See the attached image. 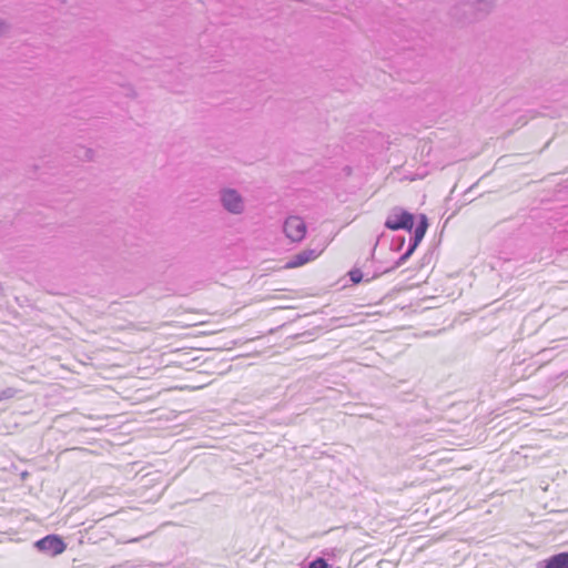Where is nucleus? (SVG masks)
Instances as JSON below:
<instances>
[{"label":"nucleus","mask_w":568,"mask_h":568,"mask_svg":"<svg viewBox=\"0 0 568 568\" xmlns=\"http://www.w3.org/2000/svg\"><path fill=\"white\" fill-rule=\"evenodd\" d=\"M325 251V247H306L291 256L281 270H295L315 262Z\"/></svg>","instance_id":"obj_1"},{"label":"nucleus","mask_w":568,"mask_h":568,"mask_svg":"<svg viewBox=\"0 0 568 568\" xmlns=\"http://www.w3.org/2000/svg\"><path fill=\"white\" fill-rule=\"evenodd\" d=\"M283 231L291 242L300 243L304 240L307 227L302 217L290 216L284 222Z\"/></svg>","instance_id":"obj_2"},{"label":"nucleus","mask_w":568,"mask_h":568,"mask_svg":"<svg viewBox=\"0 0 568 568\" xmlns=\"http://www.w3.org/2000/svg\"><path fill=\"white\" fill-rule=\"evenodd\" d=\"M36 547L40 551L50 554L51 556H59L65 551L67 545L63 539L58 535H48L36 542Z\"/></svg>","instance_id":"obj_3"},{"label":"nucleus","mask_w":568,"mask_h":568,"mask_svg":"<svg viewBox=\"0 0 568 568\" xmlns=\"http://www.w3.org/2000/svg\"><path fill=\"white\" fill-rule=\"evenodd\" d=\"M385 226L392 231L402 229L410 231L414 226V216L406 211L394 212L387 217Z\"/></svg>","instance_id":"obj_4"},{"label":"nucleus","mask_w":568,"mask_h":568,"mask_svg":"<svg viewBox=\"0 0 568 568\" xmlns=\"http://www.w3.org/2000/svg\"><path fill=\"white\" fill-rule=\"evenodd\" d=\"M222 201L225 209L232 213H239L243 209L242 199L235 191H225Z\"/></svg>","instance_id":"obj_5"},{"label":"nucleus","mask_w":568,"mask_h":568,"mask_svg":"<svg viewBox=\"0 0 568 568\" xmlns=\"http://www.w3.org/2000/svg\"><path fill=\"white\" fill-rule=\"evenodd\" d=\"M427 226H428L427 219L425 215H422L420 223L418 224V226L415 229V232H414V240H415L414 246L405 255H403L400 257V261L406 260L407 256L415 248V246L423 240V237L425 236V233L427 231Z\"/></svg>","instance_id":"obj_6"},{"label":"nucleus","mask_w":568,"mask_h":568,"mask_svg":"<svg viewBox=\"0 0 568 568\" xmlns=\"http://www.w3.org/2000/svg\"><path fill=\"white\" fill-rule=\"evenodd\" d=\"M545 568H568V552L551 556L547 559Z\"/></svg>","instance_id":"obj_7"},{"label":"nucleus","mask_w":568,"mask_h":568,"mask_svg":"<svg viewBox=\"0 0 568 568\" xmlns=\"http://www.w3.org/2000/svg\"><path fill=\"white\" fill-rule=\"evenodd\" d=\"M349 280L353 284H359L363 281V273L359 268H353L348 272Z\"/></svg>","instance_id":"obj_8"},{"label":"nucleus","mask_w":568,"mask_h":568,"mask_svg":"<svg viewBox=\"0 0 568 568\" xmlns=\"http://www.w3.org/2000/svg\"><path fill=\"white\" fill-rule=\"evenodd\" d=\"M308 568H328V565L323 558H317L310 564Z\"/></svg>","instance_id":"obj_9"},{"label":"nucleus","mask_w":568,"mask_h":568,"mask_svg":"<svg viewBox=\"0 0 568 568\" xmlns=\"http://www.w3.org/2000/svg\"><path fill=\"white\" fill-rule=\"evenodd\" d=\"M2 29H3V24H2V23H0V32L2 31Z\"/></svg>","instance_id":"obj_10"}]
</instances>
